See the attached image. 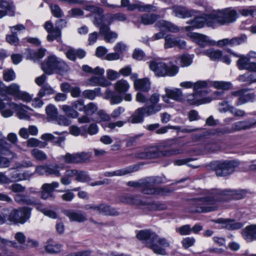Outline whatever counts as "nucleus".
I'll list each match as a JSON object with an SVG mask.
<instances>
[{"mask_svg":"<svg viewBox=\"0 0 256 256\" xmlns=\"http://www.w3.org/2000/svg\"><path fill=\"white\" fill-rule=\"evenodd\" d=\"M243 198L241 190H213L206 196L191 199L190 210L192 212L206 213L216 211L220 202Z\"/></svg>","mask_w":256,"mask_h":256,"instance_id":"obj_1","label":"nucleus"},{"mask_svg":"<svg viewBox=\"0 0 256 256\" xmlns=\"http://www.w3.org/2000/svg\"><path fill=\"white\" fill-rule=\"evenodd\" d=\"M136 236L154 253L162 256L167 254L165 248L169 247L170 244L166 238L159 237L150 230H140Z\"/></svg>","mask_w":256,"mask_h":256,"instance_id":"obj_2","label":"nucleus"},{"mask_svg":"<svg viewBox=\"0 0 256 256\" xmlns=\"http://www.w3.org/2000/svg\"><path fill=\"white\" fill-rule=\"evenodd\" d=\"M164 182L160 176H151L138 181H130L128 186L134 188H140L142 192L146 194L166 195L171 190L166 188L156 187V185Z\"/></svg>","mask_w":256,"mask_h":256,"instance_id":"obj_3","label":"nucleus"},{"mask_svg":"<svg viewBox=\"0 0 256 256\" xmlns=\"http://www.w3.org/2000/svg\"><path fill=\"white\" fill-rule=\"evenodd\" d=\"M160 95L155 93L149 98L150 104H146L144 106L136 109L129 118V122L132 124H138L143 122L144 116H149L155 114L162 109V104H158Z\"/></svg>","mask_w":256,"mask_h":256,"instance_id":"obj_4","label":"nucleus"},{"mask_svg":"<svg viewBox=\"0 0 256 256\" xmlns=\"http://www.w3.org/2000/svg\"><path fill=\"white\" fill-rule=\"evenodd\" d=\"M41 68L48 74H52L54 72L63 74L69 69L68 66L63 60L54 55L47 57L41 64Z\"/></svg>","mask_w":256,"mask_h":256,"instance_id":"obj_5","label":"nucleus"},{"mask_svg":"<svg viewBox=\"0 0 256 256\" xmlns=\"http://www.w3.org/2000/svg\"><path fill=\"white\" fill-rule=\"evenodd\" d=\"M149 67L158 76H174L178 72L177 66L175 65L168 66L164 62L157 60L151 62Z\"/></svg>","mask_w":256,"mask_h":256,"instance_id":"obj_6","label":"nucleus"},{"mask_svg":"<svg viewBox=\"0 0 256 256\" xmlns=\"http://www.w3.org/2000/svg\"><path fill=\"white\" fill-rule=\"evenodd\" d=\"M236 12L230 8H226L224 10L218 11H214L212 12V15L210 18H213L212 21H209L210 25L212 24H214L216 26L217 24L222 25L226 23L233 22L236 20Z\"/></svg>","mask_w":256,"mask_h":256,"instance_id":"obj_7","label":"nucleus"},{"mask_svg":"<svg viewBox=\"0 0 256 256\" xmlns=\"http://www.w3.org/2000/svg\"><path fill=\"white\" fill-rule=\"evenodd\" d=\"M31 210L26 206L14 209L9 214L8 220L14 224H24L30 218Z\"/></svg>","mask_w":256,"mask_h":256,"instance_id":"obj_8","label":"nucleus"},{"mask_svg":"<svg viewBox=\"0 0 256 256\" xmlns=\"http://www.w3.org/2000/svg\"><path fill=\"white\" fill-rule=\"evenodd\" d=\"M196 13L193 16L194 18V19L190 22H188L190 24V25L185 27V30L186 31H190L194 28H201L204 26V24H206L208 26L214 27L215 26L214 24H212L210 25L209 21H212L213 18H210L212 15V12L210 14H204V16H200L198 11H196Z\"/></svg>","mask_w":256,"mask_h":256,"instance_id":"obj_9","label":"nucleus"},{"mask_svg":"<svg viewBox=\"0 0 256 256\" xmlns=\"http://www.w3.org/2000/svg\"><path fill=\"white\" fill-rule=\"evenodd\" d=\"M239 165V162L235 160L219 162L216 166V174L219 176H227L233 173Z\"/></svg>","mask_w":256,"mask_h":256,"instance_id":"obj_10","label":"nucleus"},{"mask_svg":"<svg viewBox=\"0 0 256 256\" xmlns=\"http://www.w3.org/2000/svg\"><path fill=\"white\" fill-rule=\"evenodd\" d=\"M91 156V153L89 152H82L72 154L68 152L65 155L62 156L60 159L67 164H78L88 160Z\"/></svg>","mask_w":256,"mask_h":256,"instance_id":"obj_11","label":"nucleus"},{"mask_svg":"<svg viewBox=\"0 0 256 256\" xmlns=\"http://www.w3.org/2000/svg\"><path fill=\"white\" fill-rule=\"evenodd\" d=\"M84 208L86 210H91L98 212L99 214H102L105 216H115L120 214L118 212L105 204H88L84 206Z\"/></svg>","mask_w":256,"mask_h":256,"instance_id":"obj_12","label":"nucleus"},{"mask_svg":"<svg viewBox=\"0 0 256 256\" xmlns=\"http://www.w3.org/2000/svg\"><path fill=\"white\" fill-rule=\"evenodd\" d=\"M2 100L5 103L4 108L8 106L9 108L18 112L17 115L20 119L28 120L30 118L28 112L26 110V107L25 106L22 104H16L12 102L6 96H4Z\"/></svg>","mask_w":256,"mask_h":256,"instance_id":"obj_13","label":"nucleus"},{"mask_svg":"<svg viewBox=\"0 0 256 256\" xmlns=\"http://www.w3.org/2000/svg\"><path fill=\"white\" fill-rule=\"evenodd\" d=\"M155 26L160 29V32L154 34L152 38V40H158L164 38L165 34L164 30H168L171 32H176L178 31V27L173 24L165 21L164 20H160L157 22L155 24Z\"/></svg>","mask_w":256,"mask_h":256,"instance_id":"obj_14","label":"nucleus"},{"mask_svg":"<svg viewBox=\"0 0 256 256\" xmlns=\"http://www.w3.org/2000/svg\"><path fill=\"white\" fill-rule=\"evenodd\" d=\"M148 159L155 158L162 156H169L174 154H180L181 150L176 148H171L170 150L160 151L158 147H150L146 148Z\"/></svg>","mask_w":256,"mask_h":256,"instance_id":"obj_15","label":"nucleus"},{"mask_svg":"<svg viewBox=\"0 0 256 256\" xmlns=\"http://www.w3.org/2000/svg\"><path fill=\"white\" fill-rule=\"evenodd\" d=\"M84 9L91 12V16L94 18L93 23L96 26H98L103 22L104 18V10L94 5H86Z\"/></svg>","mask_w":256,"mask_h":256,"instance_id":"obj_16","label":"nucleus"},{"mask_svg":"<svg viewBox=\"0 0 256 256\" xmlns=\"http://www.w3.org/2000/svg\"><path fill=\"white\" fill-rule=\"evenodd\" d=\"M184 100L190 105H200L210 102L212 100L210 98H202V95L196 92L188 94Z\"/></svg>","mask_w":256,"mask_h":256,"instance_id":"obj_17","label":"nucleus"},{"mask_svg":"<svg viewBox=\"0 0 256 256\" xmlns=\"http://www.w3.org/2000/svg\"><path fill=\"white\" fill-rule=\"evenodd\" d=\"M164 47L165 48H170L178 46L180 49H184L186 46V42L172 35H168L164 38Z\"/></svg>","mask_w":256,"mask_h":256,"instance_id":"obj_18","label":"nucleus"},{"mask_svg":"<svg viewBox=\"0 0 256 256\" xmlns=\"http://www.w3.org/2000/svg\"><path fill=\"white\" fill-rule=\"evenodd\" d=\"M138 169L139 166L135 164L113 172H106L104 173V176L106 177L115 176H120L136 172L138 170Z\"/></svg>","mask_w":256,"mask_h":256,"instance_id":"obj_19","label":"nucleus"},{"mask_svg":"<svg viewBox=\"0 0 256 256\" xmlns=\"http://www.w3.org/2000/svg\"><path fill=\"white\" fill-rule=\"evenodd\" d=\"M12 34L6 36V40L11 45L16 46L18 44L19 40L17 36L16 32L25 30V26L22 24L10 27Z\"/></svg>","mask_w":256,"mask_h":256,"instance_id":"obj_20","label":"nucleus"},{"mask_svg":"<svg viewBox=\"0 0 256 256\" xmlns=\"http://www.w3.org/2000/svg\"><path fill=\"white\" fill-rule=\"evenodd\" d=\"M232 94L236 97H238L236 104L240 106L254 98V95L248 92L246 90L241 89L232 92Z\"/></svg>","mask_w":256,"mask_h":256,"instance_id":"obj_21","label":"nucleus"},{"mask_svg":"<svg viewBox=\"0 0 256 256\" xmlns=\"http://www.w3.org/2000/svg\"><path fill=\"white\" fill-rule=\"evenodd\" d=\"M174 15L179 18H186L195 16L196 10H188L185 7L175 6L172 8Z\"/></svg>","mask_w":256,"mask_h":256,"instance_id":"obj_22","label":"nucleus"},{"mask_svg":"<svg viewBox=\"0 0 256 256\" xmlns=\"http://www.w3.org/2000/svg\"><path fill=\"white\" fill-rule=\"evenodd\" d=\"M214 222L222 224V227L228 230H236L242 228L243 224L241 222H235L234 220L229 219L218 218Z\"/></svg>","mask_w":256,"mask_h":256,"instance_id":"obj_23","label":"nucleus"},{"mask_svg":"<svg viewBox=\"0 0 256 256\" xmlns=\"http://www.w3.org/2000/svg\"><path fill=\"white\" fill-rule=\"evenodd\" d=\"M192 36L194 38V42L202 48L214 46L216 44L215 41L210 40L208 36L205 35L194 33Z\"/></svg>","mask_w":256,"mask_h":256,"instance_id":"obj_24","label":"nucleus"},{"mask_svg":"<svg viewBox=\"0 0 256 256\" xmlns=\"http://www.w3.org/2000/svg\"><path fill=\"white\" fill-rule=\"evenodd\" d=\"M86 84L88 86H101L108 87L112 84L104 76H93L87 80Z\"/></svg>","mask_w":256,"mask_h":256,"instance_id":"obj_25","label":"nucleus"},{"mask_svg":"<svg viewBox=\"0 0 256 256\" xmlns=\"http://www.w3.org/2000/svg\"><path fill=\"white\" fill-rule=\"evenodd\" d=\"M64 214L68 216L70 220L81 222L86 220V215L81 212H74L66 210L63 211Z\"/></svg>","mask_w":256,"mask_h":256,"instance_id":"obj_26","label":"nucleus"},{"mask_svg":"<svg viewBox=\"0 0 256 256\" xmlns=\"http://www.w3.org/2000/svg\"><path fill=\"white\" fill-rule=\"evenodd\" d=\"M14 237L16 242L11 240V242L15 244L16 246H12V248L19 250H24L26 248L25 242L26 238L24 232H18L14 234Z\"/></svg>","mask_w":256,"mask_h":256,"instance_id":"obj_27","label":"nucleus"},{"mask_svg":"<svg viewBox=\"0 0 256 256\" xmlns=\"http://www.w3.org/2000/svg\"><path fill=\"white\" fill-rule=\"evenodd\" d=\"M221 146L218 144L214 141H210L204 144L200 150L199 154H205L214 152L220 150Z\"/></svg>","mask_w":256,"mask_h":256,"instance_id":"obj_28","label":"nucleus"},{"mask_svg":"<svg viewBox=\"0 0 256 256\" xmlns=\"http://www.w3.org/2000/svg\"><path fill=\"white\" fill-rule=\"evenodd\" d=\"M120 200L122 202L126 204H134L136 206H142L145 204V203L142 202L140 197L138 196H132L130 195H124L120 197Z\"/></svg>","mask_w":256,"mask_h":256,"instance_id":"obj_29","label":"nucleus"},{"mask_svg":"<svg viewBox=\"0 0 256 256\" xmlns=\"http://www.w3.org/2000/svg\"><path fill=\"white\" fill-rule=\"evenodd\" d=\"M66 55L68 59L74 61L77 58L80 59L84 58L86 56V52L80 49L70 48L66 52Z\"/></svg>","mask_w":256,"mask_h":256,"instance_id":"obj_30","label":"nucleus"},{"mask_svg":"<svg viewBox=\"0 0 256 256\" xmlns=\"http://www.w3.org/2000/svg\"><path fill=\"white\" fill-rule=\"evenodd\" d=\"M221 106H223V108H220V110L222 112H226L227 110H229L232 114L236 116L242 117L245 116L244 111L234 108V106H229L227 102H222L220 104Z\"/></svg>","mask_w":256,"mask_h":256,"instance_id":"obj_31","label":"nucleus"},{"mask_svg":"<svg viewBox=\"0 0 256 256\" xmlns=\"http://www.w3.org/2000/svg\"><path fill=\"white\" fill-rule=\"evenodd\" d=\"M165 91L166 94L171 99L178 102H182L184 100L182 91L180 88L168 89L166 88Z\"/></svg>","mask_w":256,"mask_h":256,"instance_id":"obj_32","label":"nucleus"},{"mask_svg":"<svg viewBox=\"0 0 256 256\" xmlns=\"http://www.w3.org/2000/svg\"><path fill=\"white\" fill-rule=\"evenodd\" d=\"M243 236L248 242L256 240V224L246 226L243 231Z\"/></svg>","mask_w":256,"mask_h":256,"instance_id":"obj_33","label":"nucleus"},{"mask_svg":"<svg viewBox=\"0 0 256 256\" xmlns=\"http://www.w3.org/2000/svg\"><path fill=\"white\" fill-rule=\"evenodd\" d=\"M256 124V121L255 122L250 120L239 121L233 124L232 128L236 130H240L250 128Z\"/></svg>","mask_w":256,"mask_h":256,"instance_id":"obj_34","label":"nucleus"},{"mask_svg":"<svg viewBox=\"0 0 256 256\" xmlns=\"http://www.w3.org/2000/svg\"><path fill=\"white\" fill-rule=\"evenodd\" d=\"M228 52L230 53L234 56L239 58V59L237 62V66L239 70H246L250 62V58L248 56H246L244 55H238L232 52L230 50H228Z\"/></svg>","mask_w":256,"mask_h":256,"instance_id":"obj_35","label":"nucleus"},{"mask_svg":"<svg viewBox=\"0 0 256 256\" xmlns=\"http://www.w3.org/2000/svg\"><path fill=\"white\" fill-rule=\"evenodd\" d=\"M150 82L147 78L135 80L134 86L136 90L148 92L150 89Z\"/></svg>","mask_w":256,"mask_h":256,"instance_id":"obj_36","label":"nucleus"},{"mask_svg":"<svg viewBox=\"0 0 256 256\" xmlns=\"http://www.w3.org/2000/svg\"><path fill=\"white\" fill-rule=\"evenodd\" d=\"M106 99L110 100V104H116L120 103L122 100L121 96L116 94L108 89H107L105 92Z\"/></svg>","mask_w":256,"mask_h":256,"instance_id":"obj_37","label":"nucleus"},{"mask_svg":"<svg viewBox=\"0 0 256 256\" xmlns=\"http://www.w3.org/2000/svg\"><path fill=\"white\" fill-rule=\"evenodd\" d=\"M62 248V245L56 243V242L49 240L48 241L45 246L46 252L49 254H56L59 252Z\"/></svg>","mask_w":256,"mask_h":256,"instance_id":"obj_38","label":"nucleus"},{"mask_svg":"<svg viewBox=\"0 0 256 256\" xmlns=\"http://www.w3.org/2000/svg\"><path fill=\"white\" fill-rule=\"evenodd\" d=\"M14 200L20 204L33 205L35 202L30 198L24 194H16L14 197Z\"/></svg>","mask_w":256,"mask_h":256,"instance_id":"obj_39","label":"nucleus"},{"mask_svg":"<svg viewBox=\"0 0 256 256\" xmlns=\"http://www.w3.org/2000/svg\"><path fill=\"white\" fill-rule=\"evenodd\" d=\"M203 54L212 60H218L222 56V52L221 50L212 48L204 51Z\"/></svg>","mask_w":256,"mask_h":256,"instance_id":"obj_40","label":"nucleus"},{"mask_svg":"<svg viewBox=\"0 0 256 256\" xmlns=\"http://www.w3.org/2000/svg\"><path fill=\"white\" fill-rule=\"evenodd\" d=\"M126 8L129 10H132L138 8L139 10L141 12H154L157 10L156 6L151 4H145L138 7L137 4H129Z\"/></svg>","mask_w":256,"mask_h":256,"instance_id":"obj_41","label":"nucleus"},{"mask_svg":"<svg viewBox=\"0 0 256 256\" xmlns=\"http://www.w3.org/2000/svg\"><path fill=\"white\" fill-rule=\"evenodd\" d=\"M41 138L46 141H50L56 144H60L65 140L64 136L56 137L52 134L46 133L42 135Z\"/></svg>","mask_w":256,"mask_h":256,"instance_id":"obj_42","label":"nucleus"},{"mask_svg":"<svg viewBox=\"0 0 256 256\" xmlns=\"http://www.w3.org/2000/svg\"><path fill=\"white\" fill-rule=\"evenodd\" d=\"M176 62L182 67L188 66L192 62V57L188 54H183L177 58Z\"/></svg>","mask_w":256,"mask_h":256,"instance_id":"obj_43","label":"nucleus"},{"mask_svg":"<svg viewBox=\"0 0 256 256\" xmlns=\"http://www.w3.org/2000/svg\"><path fill=\"white\" fill-rule=\"evenodd\" d=\"M130 88V85L126 80L122 79L114 84V88L119 93H125Z\"/></svg>","mask_w":256,"mask_h":256,"instance_id":"obj_44","label":"nucleus"},{"mask_svg":"<svg viewBox=\"0 0 256 256\" xmlns=\"http://www.w3.org/2000/svg\"><path fill=\"white\" fill-rule=\"evenodd\" d=\"M158 16L154 14H145L140 16V22L144 25L152 24L158 18Z\"/></svg>","mask_w":256,"mask_h":256,"instance_id":"obj_45","label":"nucleus"},{"mask_svg":"<svg viewBox=\"0 0 256 256\" xmlns=\"http://www.w3.org/2000/svg\"><path fill=\"white\" fill-rule=\"evenodd\" d=\"M107 22L110 24L114 21L118 20L120 22L125 21L126 20V16L122 13L116 14H108L106 15Z\"/></svg>","mask_w":256,"mask_h":256,"instance_id":"obj_46","label":"nucleus"},{"mask_svg":"<svg viewBox=\"0 0 256 256\" xmlns=\"http://www.w3.org/2000/svg\"><path fill=\"white\" fill-rule=\"evenodd\" d=\"M100 88H96L93 90H86L82 92L84 98L90 100H93L96 96H100Z\"/></svg>","mask_w":256,"mask_h":256,"instance_id":"obj_47","label":"nucleus"},{"mask_svg":"<svg viewBox=\"0 0 256 256\" xmlns=\"http://www.w3.org/2000/svg\"><path fill=\"white\" fill-rule=\"evenodd\" d=\"M238 80L241 82H245L250 84L252 83L256 82V77L254 74L246 72L238 76Z\"/></svg>","mask_w":256,"mask_h":256,"instance_id":"obj_48","label":"nucleus"},{"mask_svg":"<svg viewBox=\"0 0 256 256\" xmlns=\"http://www.w3.org/2000/svg\"><path fill=\"white\" fill-rule=\"evenodd\" d=\"M46 112L50 120H54L58 116V110L52 104H49L46 108Z\"/></svg>","mask_w":256,"mask_h":256,"instance_id":"obj_49","label":"nucleus"},{"mask_svg":"<svg viewBox=\"0 0 256 256\" xmlns=\"http://www.w3.org/2000/svg\"><path fill=\"white\" fill-rule=\"evenodd\" d=\"M46 50L40 48L36 52L30 51L27 56V58L36 60L40 59L44 57L45 54Z\"/></svg>","mask_w":256,"mask_h":256,"instance_id":"obj_50","label":"nucleus"},{"mask_svg":"<svg viewBox=\"0 0 256 256\" xmlns=\"http://www.w3.org/2000/svg\"><path fill=\"white\" fill-rule=\"evenodd\" d=\"M27 146L28 147H39L44 148L46 146L47 143L44 142H41L36 138H30L26 141Z\"/></svg>","mask_w":256,"mask_h":256,"instance_id":"obj_51","label":"nucleus"},{"mask_svg":"<svg viewBox=\"0 0 256 256\" xmlns=\"http://www.w3.org/2000/svg\"><path fill=\"white\" fill-rule=\"evenodd\" d=\"M6 92L9 94L12 95L16 98L20 92V86L16 84L13 83L6 88Z\"/></svg>","mask_w":256,"mask_h":256,"instance_id":"obj_52","label":"nucleus"},{"mask_svg":"<svg viewBox=\"0 0 256 256\" xmlns=\"http://www.w3.org/2000/svg\"><path fill=\"white\" fill-rule=\"evenodd\" d=\"M64 168L63 164L60 165L56 164L54 166L47 167V175L54 174L57 177L60 176L61 173L58 169H63Z\"/></svg>","mask_w":256,"mask_h":256,"instance_id":"obj_53","label":"nucleus"},{"mask_svg":"<svg viewBox=\"0 0 256 256\" xmlns=\"http://www.w3.org/2000/svg\"><path fill=\"white\" fill-rule=\"evenodd\" d=\"M90 180L91 178L86 172L78 170V174L75 178L76 180L81 182H88Z\"/></svg>","mask_w":256,"mask_h":256,"instance_id":"obj_54","label":"nucleus"},{"mask_svg":"<svg viewBox=\"0 0 256 256\" xmlns=\"http://www.w3.org/2000/svg\"><path fill=\"white\" fill-rule=\"evenodd\" d=\"M62 109L67 116L71 117L72 118H76L78 116V112L74 110V108H73L72 106L64 105Z\"/></svg>","mask_w":256,"mask_h":256,"instance_id":"obj_55","label":"nucleus"},{"mask_svg":"<svg viewBox=\"0 0 256 256\" xmlns=\"http://www.w3.org/2000/svg\"><path fill=\"white\" fill-rule=\"evenodd\" d=\"M54 89L48 84H44L40 90L38 96L40 98L44 97L46 96H48L54 94Z\"/></svg>","mask_w":256,"mask_h":256,"instance_id":"obj_56","label":"nucleus"},{"mask_svg":"<svg viewBox=\"0 0 256 256\" xmlns=\"http://www.w3.org/2000/svg\"><path fill=\"white\" fill-rule=\"evenodd\" d=\"M98 110V106L94 102H90L85 105L84 112L85 114L90 116L94 114Z\"/></svg>","mask_w":256,"mask_h":256,"instance_id":"obj_57","label":"nucleus"},{"mask_svg":"<svg viewBox=\"0 0 256 256\" xmlns=\"http://www.w3.org/2000/svg\"><path fill=\"white\" fill-rule=\"evenodd\" d=\"M32 156L38 160L43 161L47 159L46 154L38 149H33L31 151Z\"/></svg>","mask_w":256,"mask_h":256,"instance_id":"obj_58","label":"nucleus"},{"mask_svg":"<svg viewBox=\"0 0 256 256\" xmlns=\"http://www.w3.org/2000/svg\"><path fill=\"white\" fill-rule=\"evenodd\" d=\"M3 78L6 82L14 80L16 78V74L12 68L4 70L3 71Z\"/></svg>","mask_w":256,"mask_h":256,"instance_id":"obj_59","label":"nucleus"},{"mask_svg":"<svg viewBox=\"0 0 256 256\" xmlns=\"http://www.w3.org/2000/svg\"><path fill=\"white\" fill-rule=\"evenodd\" d=\"M213 86L216 88H220L222 90H228L230 88L231 83L222 81H216L214 82Z\"/></svg>","mask_w":256,"mask_h":256,"instance_id":"obj_60","label":"nucleus"},{"mask_svg":"<svg viewBox=\"0 0 256 256\" xmlns=\"http://www.w3.org/2000/svg\"><path fill=\"white\" fill-rule=\"evenodd\" d=\"M59 186V184L58 182H54L51 184H44L42 186V189L52 194L54 189Z\"/></svg>","mask_w":256,"mask_h":256,"instance_id":"obj_61","label":"nucleus"},{"mask_svg":"<svg viewBox=\"0 0 256 256\" xmlns=\"http://www.w3.org/2000/svg\"><path fill=\"white\" fill-rule=\"evenodd\" d=\"M208 85L206 81L200 80L194 83V92L201 94V89L206 88Z\"/></svg>","mask_w":256,"mask_h":256,"instance_id":"obj_62","label":"nucleus"},{"mask_svg":"<svg viewBox=\"0 0 256 256\" xmlns=\"http://www.w3.org/2000/svg\"><path fill=\"white\" fill-rule=\"evenodd\" d=\"M176 230L181 235H188L190 234L192 228L189 224H186L176 228Z\"/></svg>","mask_w":256,"mask_h":256,"instance_id":"obj_63","label":"nucleus"},{"mask_svg":"<svg viewBox=\"0 0 256 256\" xmlns=\"http://www.w3.org/2000/svg\"><path fill=\"white\" fill-rule=\"evenodd\" d=\"M60 30L58 28H55L54 30H52L47 36V40L50 42L53 41L54 40L56 39L60 36Z\"/></svg>","mask_w":256,"mask_h":256,"instance_id":"obj_64","label":"nucleus"}]
</instances>
